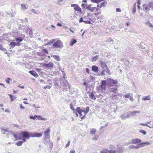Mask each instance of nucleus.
Wrapping results in <instances>:
<instances>
[{"instance_id": "f257e3e1", "label": "nucleus", "mask_w": 153, "mask_h": 153, "mask_svg": "<svg viewBox=\"0 0 153 153\" xmlns=\"http://www.w3.org/2000/svg\"><path fill=\"white\" fill-rule=\"evenodd\" d=\"M21 135L23 137L25 138L26 139H29L31 137H40L42 134L40 133H33L31 132H27L26 131H22Z\"/></svg>"}, {"instance_id": "f03ea898", "label": "nucleus", "mask_w": 153, "mask_h": 153, "mask_svg": "<svg viewBox=\"0 0 153 153\" xmlns=\"http://www.w3.org/2000/svg\"><path fill=\"white\" fill-rule=\"evenodd\" d=\"M77 109L78 113L79 114L81 119L82 120L85 118L86 115L89 111V107H87L83 110H82L80 107H77Z\"/></svg>"}, {"instance_id": "7ed1b4c3", "label": "nucleus", "mask_w": 153, "mask_h": 153, "mask_svg": "<svg viewBox=\"0 0 153 153\" xmlns=\"http://www.w3.org/2000/svg\"><path fill=\"white\" fill-rule=\"evenodd\" d=\"M149 144L150 143L148 142L142 143H141L138 144V145L136 146H135L133 145H130L128 146V147L130 149L135 148L137 149L143 147L145 145H149Z\"/></svg>"}, {"instance_id": "20e7f679", "label": "nucleus", "mask_w": 153, "mask_h": 153, "mask_svg": "<svg viewBox=\"0 0 153 153\" xmlns=\"http://www.w3.org/2000/svg\"><path fill=\"white\" fill-rule=\"evenodd\" d=\"M53 46L55 48H62L63 45L62 42L61 41L58 40L53 43Z\"/></svg>"}, {"instance_id": "39448f33", "label": "nucleus", "mask_w": 153, "mask_h": 153, "mask_svg": "<svg viewBox=\"0 0 153 153\" xmlns=\"http://www.w3.org/2000/svg\"><path fill=\"white\" fill-rule=\"evenodd\" d=\"M71 6L72 7H74V9L75 10V11H79V12H81V9L78 4H72L71 5Z\"/></svg>"}, {"instance_id": "423d86ee", "label": "nucleus", "mask_w": 153, "mask_h": 153, "mask_svg": "<svg viewBox=\"0 0 153 153\" xmlns=\"http://www.w3.org/2000/svg\"><path fill=\"white\" fill-rule=\"evenodd\" d=\"M140 111H130L128 112V115H129V117H134L136 116V114L137 113H140Z\"/></svg>"}, {"instance_id": "0eeeda50", "label": "nucleus", "mask_w": 153, "mask_h": 153, "mask_svg": "<svg viewBox=\"0 0 153 153\" xmlns=\"http://www.w3.org/2000/svg\"><path fill=\"white\" fill-rule=\"evenodd\" d=\"M24 31L26 33H29L30 35H32L33 33L32 29L29 28V26H27L26 29L24 30Z\"/></svg>"}, {"instance_id": "6e6552de", "label": "nucleus", "mask_w": 153, "mask_h": 153, "mask_svg": "<svg viewBox=\"0 0 153 153\" xmlns=\"http://www.w3.org/2000/svg\"><path fill=\"white\" fill-rule=\"evenodd\" d=\"M107 82L110 84H113L114 85H116L117 83V80H114L111 78H109L107 79Z\"/></svg>"}, {"instance_id": "1a4fd4ad", "label": "nucleus", "mask_w": 153, "mask_h": 153, "mask_svg": "<svg viewBox=\"0 0 153 153\" xmlns=\"http://www.w3.org/2000/svg\"><path fill=\"white\" fill-rule=\"evenodd\" d=\"M100 62L102 68L103 70L105 71L106 70V69H107V68H108L106 63L102 61H100Z\"/></svg>"}, {"instance_id": "9d476101", "label": "nucleus", "mask_w": 153, "mask_h": 153, "mask_svg": "<svg viewBox=\"0 0 153 153\" xmlns=\"http://www.w3.org/2000/svg\"><path fill=\"white\" fill-rule=\"evenodd\" d=\"M143 10L146 12H149L150 10V7L147 4H144L143 5Z\"/></svg>"}, {"instance_id": "9b49d317", "label": "nucleus", "mask_w": 153, "mask_h": 153, "mask_svg": "<svg viewBox=\"0 0 153 153\" xmlns=\"http://www.w3.org/2000/svg\"><path fill=\"white\" fill-rule=\"evenodd\" d=\"M120 118L122 120H125L126 119L129 117V115H128V114H126V113H124L122 115H121L120 116Z\"/></svg>"}, {"instance_id": "f8f14e48", "label": "nucleus", "mask_w": 153, "mask_h": 153, "mask_svg": "<svg viewBox=\"0 0 153 153\" xmlns=\"http://www.w3.org/2000/svg\"><path fill=\"white\" fill-rule=\"evenodd\" d=\"M50 130L49 128L47 129L44 132V135L45 139L48 138V137H49V134L50 133Z\"/></svg>"}, {"instance_id": "ddd939ff", "label": "nucleus", "mask_w": 153, "mask_h": 153, "mask_svg": "<svg viewBox=\"0 0 153 153\" xmlns=\"http://www.w3.org/2000/svg\"><path fill=\"white\" fill-rule=\"evenodd\" d=\"M54 65L53 63L51 62H49L48 63H44L43 66L47 67L52 68Z\"/></svg>"}, {"instance_id": "4468645a", "label": "nucleus", "mask_w": 153, "mask_h": 153, "mask_svg": "<svg viewBox=\"0 0 153 153\" xmlns=\"http://www.w3.org/2000/svg\"><path fill=\"white\" fill-rule=\"evenodd\" d=\"M131 142L132 144H134L141 143V140L138 138H136L132 139Z\"/></svg>"}, {"instance_id": "2eb2a0df", "label": "nucleus", "mask_w": 153, "mask_h": 153, "mask_svg": "<svg viewBox=\"0 0 153 153\" xmlns=\"http://www.w3.org/2000/svg\"><path fill=\"white\" fill-rule=\"evenodd\" d=\"M64 85L65 86V88L66 89H70L71 86L66 80H64Z\"/></svg>"}, {"instance_id": "dca6fc26", "label": "nucleus", "mask_w": 153, "mask_h": 153, "mask_svg": "<svg viewBox=\"0 0 153 153\" xmlns=\"http://www.w3.org/2000/svg\"><path fill=\"white\" fill-rule=\"evenodd\" d=\"M29 73L32 76L36 78H37L38 76L37 74L34 71L32 70L29 71Z\"/></svg>"}, {"instance_id": "f3484780", "label": "nucleus", "mask_w": 153, "mask_h": 153, "mask_svg": "<svg viewBox=\"0 0 153 153\" xmlns=\"http://www.w3.org/2000/svg\"><path fill=\"white\" fill-rule=\"evenodd\" d=\"M16 45H17V44L14 42H10L9 45L10 49L14 48Z\"/></svg>"}, {"instance_id": "a211bd4d", "label": "nucleus", "mask_w": 153, "mask_h": 153, "mask_svg": "<svg viewBox=\"0 0 153 153\" xmlns=\"http://www.w3.org/2000/svg\"><path fill=\"white\" fill-rule=\"evenodd\" d=\"M91 5H88L86 7V9H88L90 11L93 12L96 9V7H91Z\"/></svg>"}, {"instance_id": "6ab92c4d", "label": "nucleus", "mask_w": 153, "mask_h": 153, "mask_svg": "<svg viewBox=\"0 0 153 153\" xmlns=\"http://www.w3.org/2000/svg\"><path fill=\"white\" fill-rule=\"evenodd\" d=\"M123 148L122 146H119L117 148L116 152L117 153H122L123 152Z\"/></svg>"}, {"instance_id": "aec40b11", "label": "nucleus", "mask_w": 153, "mask_h": 153, "mask_svg": "<svg viewBox=\"0 0 153 153\" xmlns=\"http://www.w3.org/2000/svg\"><path fill=\"white\" fill-rule=\"evenodd\" d=\"M89 97L94 100H95L96 99V98L94 96V94L93 92L90 93L89 94Z\"/></svg>"}, {"instance_id": "412c9836", "label": "nucleus", "mask_w": 153, "mask_h": 153, "mask_svg": "<svg viewBox=\"0 0 153 153\" xmlns=\"http://www.w3.org/2000/svg\"><path fill=\"white\" fill-rule=\"evenodd\" d=\"M65 2V0H59L57 4L59 5H61L63 4Z\"/></svg>"}, {"instance_id": "4be33fe9", "label": "nucleus", "mask_w": 153, "mask_h": 153, "mask_svg": "<svg viewBox=\"0 0 153 153\" xmlns=\"http://www.w3.org/2000/svg\"><path fill=\"white\" fill-rule=\"evenodd\" d=\"M106 81L105 80H102V81L101 84V86L102 89L105 88L106 85Z\"/></svg>"}, {"instance_id": "5701e85b", "label": "nucleus", "mask_w": 153, "mask_h": 153, "mask_svg": "<svg viewBox=\"0 0 153 153\" xmlns=\"http://www.w3.org/2000/svg\"><path fill=\"white\" fill-rule=\"evenodd\" d=\"M92 70L95 72H97L98 71V68L97 66L93 65L92 66Z\"/></svg>"}, {"instance_id": "b1692460", "label": "nucleus", "mask_w": 153, "mask_h": 153, "mask_svg": "<svg viewBox=\"0 0 153 153\" xmlns=\"http://www.w3.org/2000/svg\"><path fill=\"white\" fill-rule=\"evenodd\" d=\"M53 58L58 61H59L60 60V57L58 55H52L51 56Z\"/></svg>"}, {"instance_id": "393cba45", "label": "nucleus", "mask_w": 153, "mask_h": 153, "mask_svg": "<svg viewBox=\"0 0 153 153\" xmlns=\"http://www.w3.org/2000/svg\"><path fill=\"white\" fill-rule=\"evenodd\" d=\"M151 99V97L150 95H148L147 96L144 97L142 98V100H149Z\"/></svg>"}, {"instance_id": "a878e982", "label": "nucleus", "mask_w": 153, "mask_h": 153, "mask_svg": "<svg viewBox=\"0 0 153 153\" xmlns=\"http://www.w3.org/2000/svg\"><path fill=\"white\" fill-rule=\"evenodd\" d=\"M8 95L10 96L11 100V101L15 100L16 98V96H13L12 95L9 94Z\"/></svg>"}, {"instance_id": "bb28decb", "label": "nucleus", "mask_w": 153, "mask_h": 153, "mask_svg": "<svg viewBox=\"0 0 153 153\" xmlns=\"http://www.w3.org/2000/svg\"><path fill=\"white\" fill-rule=\"evenodd\" d=\"M107 4V2L104 1L101 3L100 5V8H101L102 7H105V5Z\"/></svg>"}, {"instance_id": "cd10ccee", "label": "nucleus", "mask_w": 153, "mask_h": 153, "mask_svg": "<svg viewBox=\"0 0 153 153\" xmlns=\"http://www.w3.org/2000/svg\"><path fill=\"white\" fill-rule=\"evenodd\" d=\"M76 42L77 41L75 39H72L71 42V43L70 44V45L71 46H72L74 44H75Z\"/></svg>"}, {"instance_id": "c85d7f7f", "label": "nucleus", "mask_w": 153, "mask_h": 153, "mask_svg": "<svg viewBox=\"0 0 153 153\" xmlns=\"http://www.w3.org/2000/svg\"><path fill=\"white\" fill-rule=\"evenodd\" d=\"M96 132V129L94 128H92L90 130V132L91 134H95V132Z\"/></svg>"}, {"instance_id": "c756f323", "label": "nucleus", "mask_w": 153, "mask_h": 153, "mask_svg": "<svg viewBox=\"0 0 153 153\" xmlns=\"http://www.w3.org/2000/svg\"><path fill=\"white\" fill-rule=\"evenodd\" d=\"M117 90V88L116 87L114 88H110V92H113L114 93H115Z\"/></svg>"}, {"instance_id": "7c9ffc66", "label": "nucleus", "mask_w": 153, "mask_h": 153, "mask_svg": "<svg viewBox=\"0 0 153 153\" xmlns=\"http://www.w3.org/2000/svg\"><path fill=\"white\" fill-rule=\"evenodd\" d=\"M48 138L45 139V137L44 142L45 144H47L48 143V142H49V143L50 142V137H48Z\"/></svg>"}, {"instance_id": "2f4dec72", "label": "nucleus", "mask_w": 153, "mask_h": 153, "mask_svg": "<svg viewBox=\"0 0 153 153\" xmlns=\"http://www.w3.org/2000/svg\"><path fill=\"white\" fill-rule=\"evenodd\" d=\"M23 39L21 37L16 38L15 39V40L17 42H21L22 41Z\"/></svg>"}, {"instance_id": "473e14b6", "label": "nucleus", "mask_w": 153, "mask_h": 153, "mask_svg": "<svg viewBox=\"0 0 153 153\" xmlns=\"http://www.w3.org/2000/svg\"><path fill=\"white\" fill-rule=\"evenodd\" d=\"M148 5L150 8L153 9V2H150L149 3Z\"/></svg>"}, {"instance_id": "72a5a7b5", "label": "nucleus", "mask_w": 153, "mask_h": 153, "mask_svg": "<svg viewBox=\"0 0 153 153\" xmlns=\"http://www.w3.org/2000/svg\"><path fill=\"white\" fill-rule=\"evenodd\" d=\"M0 49L2 51H5L7 50L6 49L3 47L2 45L0 44Z\"/></svg>"}, {"instance_id": "f704fd0d", "label": "nucleus", "mask_w": 153, "mask_h": 153, "mask_svg": "<svg viewBox=\"0 0 153 153\" xmlns=\"http://www.w3.org/2000/svg\"><path fill=\"white\" fill-rule=\"evenodd\" d=\"M131 95L132 96V94H130V93H128V94L124 95V97L126 98H129V97H130V95Z\"/></svg>"}, {"instance_id": "c9c22d12", "label": "nucleus", "mask_w": 153, "mask_h": 153, "mask_svg": "<svg viewBox=\"0 0 153 153\" xmlns=\"http://www.w3.org/2000/svg\"><path fill=\"white\" fill-rule=\"evenodd\" d=\"M23 142L22 141H19L16 143V144L17 146H20L22 144Z\"/></svg>"}, {"instance_id": "e433bc0d", "label": "nucleus", "mask_w": 153, "mask_h": 153, "mask_svg": "<svg viewBox=\"0 0 153 153\" xmlns=\"http://www.w3.org/2000/svg\"><path fill=\"white\" fill-rule=\"evenodd\" d=\"M98 57V56L97 55H96L94 56V57H93L92 59V62L96 61Z\"/></svg>"}, {"instance_id": "4c0bfd02", "label": "nucleus", "mask_w": 153, "mask_h": 153, "mask_svg": "<svg viewBox=\"0 0 153 153\" xmlns=\"http://www.w3.org/2000/svg\"><path fill=\"white\" fill-rule=\"evenodd\" d=\"M136 4L135 3L134 5V7L132 9V13H135L136 11Z\"/></svg>"}, {"instance_id": "58836bf2", "label": "nucleus", "mask_w": 153, "mask_h": 153, "mask_svg": "<svg viewBox=\"0 0 153 153\" xmlns=\"http://www.w3.org/2000/svg\"><path fill=\"white\" fill-rule=\"evenodd\" d=\"M107 152L109 153H116L117 152L116 151L113 150H107Z\"/></svg>"}, {"instance_id": "ea45409f", "label": "nucleus", "mask_w": 153, "mask_h": 153, "mask_svg": "<svg viewBox=\"0 0 153 153\" xmlns=\"http://www.w3.org/2000/svg\"><path fill=\"white\" fill-rule=\"evenodd\" d=\"M21 7L22 9L23 10H26L27 9L26 6L24 4H22Z\"/></svg>"}, {"instance_id": "a19ab883", "label": "nucleus", "mask_w": 153, "mask_h": 153, "mask_svg": "<svg viewBox=\"0 0 153 153\" xmlns=\"http://www.w3.org/2000/svg\"><path fill=\"white\" fill-rule=\"evenodd\" d=\"M100 153H109L107 152V150L103 149L101 152Z\"/></svg>"}, {"instance_id": "79ce46f5", "label": "nucleus", "mask_w": 153, "mask_h": 153, "mask_svg": "<svg viewBox=\"0 0 153 153\" xmlns=\"http://www.w3.org/2000/svg\"><path fill=\"white\" fill-rule=\"evenodd\" d=\"M49 143V148H50V149H51L52 148V147H53V143L51 142H50V143Z\"/></svg>"}, {"instance_id": "37998d69", "label": "nucleus", "mask_w": 153, "mask_h": 153, "mask_svg": "<svg viewBox=\"0 0 153 153\" xmlns=\"http://www.w3.org/2000/svg\"><path fill=\"white\" fill-rule=\"evenodd\" d=\"M37 117V116H36V115H35L34 116H30V119H33V120H34Z\"/></svg>"}, {"instance_id": "c03bdc74", "label": "nucleus", "mask_w": 153, "mask_h": 153, "mask_svg": "<svg viewBox=\"0 0 153 153\" xmlns=\"http://www.w3.org/2000/svg\"><path fill=\"white\" fill-rule=\"evenodd\" d=\"M140 132L141 133H143L144 135H145L146 134V132L143 130H141L140 131Z\"/></svg>"}, {"instance_id": "a18cd8bd", "label": "nucleus", "mask_w": 153, "mask_h": 153, "mask_svg": "<svg viewBox=\"0 0 153 153\" xmlns=\"http://www.w3.org/2000/svg\"><path fill=\"white\" fill-rule=\"evenodd\" d=\"M109 148L110 150H113L114 149V147L113 145H110L109 146Z\"/></svg>"}, {"instance_id": "49530a36", "label": "nucleus", "mask_w": 153, "mask_h": 153, "mask_svg": "<svg viewBox=\"0 0 153 153\" xmlns=\"http://www.w3.org/2000/svg\"><path fill=\"white\" fill-rule=\"evenodd\" d=\"M51 88V86L50 85H46L44 87V88L45 89H49Z\"/></svg>"}, {"instance_id": "de8ad7c7", "label": "nucleus", "mask_w": 153, "mask_h": 153, "mask_svg": "<svg viewBox=\"0 0 153 153\" xmlns=\"http://www.w3.org/2000/svg\"><path fill=\"white\" fill-rule=\"evenodd\" d=\"M105 71H106V72L109 75L111 74L110 73V71L108 68H107V69H106V70Z\"/></svg>"}, {"instance_id": "09e8293b", "label": "nucleus", "mask_w": 153, "mask_h": 153, "mask_svg": "<svg viewBox=\"0 0 153 153\" xmlns=\"http://www.w3.org/2000/svg\"><path fill=\"white\" fill-rule=\"evenodd\" d=\"M54 39H53L51 40L50 42L47 43L48 45H51L54 42Z\"/></svg>"}, {"instance_id": "8fccbe9b", "label": "nucleus", "mask_w": 153, "mask_h": 153, "mask_svg": "<svg viewBox=\"0 0 153 153\" xmlns=\"http://www.w3.org/2000/svg\"><path fill=\"white\" fill-rule=\"evenodd\" d=\"M91 1L92 2L95 3H98L99 2V0H91Z\"/></svg>"}, {"instance_id": "3c124183", "label": "nucleus", "mask_w": 153, "mask_h": 153, "mask_svg": "<svg viewBox=\"0 0 153 153\" xmlns=\"http://www.w3.org/2000/svg\"><path fill=\"white\" fill-rule=\"evenodd\" d=\"M10 78L8 77L7 78V79L6 80V82L7 83L9 84L10 83V82L9 80H10Z\"/></svg>"}, {"instance_id": "603ef678", "label": "nucleus", "mask_w": 153, "mask_h": 153, "mask_svg": "<svg viewBox=\"0 0 153 153\" xmlns=\"http://www.w3.org/2000/svg\"><path fill=\"white\" fill-rule=\"evenodd\" d=\"M73 112L74 113H77V112H78V110L77 109V108H76V109H74L72 110Z\"/></svg>"}, {"instance_id": "864d4df0", "label": "nucleus", "mask_w": 153, "mask_h": 153, "mask_svg": "<svg viewBox=\"0 0 153 153\" xmlns=\"http://www.w3.org/2000/svg\"><path fill=\"white\" fill-rule=\"evenodd\" d=\"M84 22H85L86 24H90L91 23V22L89 20L84 21Z\"/></svg>"}, {"instance_id": "5fc2aeb1", "label": "nucleus", "mask_w": 153, "mask_h": 153, "mask_svg": "<svg viewBox=\"0 0 153 153\" xmlns=\"http://www.w3.org/2000/svg\"><path fill=\"white\" fill-rule=\"evenodd\" d=\"M19 139L22 140L24 142H25L26 139L25 138L23 137L22 138L21 137L19 138Z\"/></svg>"}, {"instance_id": "6e6d98bb", "label": "nucleus", "mask_w": 153, "mask_h": 153, "mask_svg": "<svg viewBox=\"0 0 153 153\" xmlns=\"http://www.w3.org/2000/svg\"><path fill=\"white\" fill-rule=\"evenodd\" d=\"M43 51L44 52L47 54L48 53V50L45 49H43Z\"/></svg>"}, {"instance_id": "4d7b16f0", "label": "nucleus", "mask_w": 153, "mask_h": 153, "mask_svg": "<svg viewBox=\"0 0 153 153\" xmlns=\"http://www.w3.org/2000/svg\"><path fill=\"white\" fill-rule=\"evenodd\" d=\"M70 108H71V109L72 110L74 109V108L73 107V104H72V103H71L70 104Z\"/></svg>"}, {"instance_id": "13d9d810", "label": "nucleus", "mask_w": 153, "mask_h": 153, "mask_svg": "<svg viewBox=\"0 0 153 153\" xmlns=\"http://www.w3.org/2000/svg\"><path fill=\"white\" fill-rule=\"evenodd\" d=\"M70 141H68V143L66 144V145L65 146V147L66 148H67L68 147V146H69V145H70Z\"/></svg>"}, {"instance_id": "bf43d9fd", "label": "nucleus", "mask_w": 153, "mask_h": 153, "mask_svg": "<svg viewBox=\"0 0 153 153\" xmlns=\"http://www.w3.org/2000/svg\"><path fill=\"white\" fill-rule=\"evenodd\" d=\"M13 136L15 138H16V139H19V137L18 136H17L15 134H13Z\"/></svg>"}, {"instance_id": "052dcab7", "label": "nucleus", "mask_w": 153, "mask_h": 153, "mask_svg": "<svg viewBox=\"0 0 153 153\" xmlns=\"http://www.w3.org/2000/svg\"><path fill=\"white\" fill-rule=\"evenodd\" d=\"M116 11L117 12H121V10L120 9L117 8H116Z\"/></svg>"}, {"instance_id": "680f3d73", "label": "nucleus", "mask_w": 153, "mask_h": 153, "mask_svg": "<svg viewBox=\"0 0 153 153\" xmlns=\"http://www.w3.org/2000/svg\"><path fill=\"white\" fill-rule=\"evenodd\" d=\"M79 22L80 23L82 22H84V20H83V18H82V17H81V18L80 19V20H79Z\"/></svg>"}, {"instance_id": "e2e57ef3", "label": "nucleus", "mask_w": 153, "mask_h": 153, "mask_svg": "<svg viewBox=\"0 0 153 153\" xmlns=\"http://www.w3.org/2000/svg\"><path fill=\"white\" fill-rule=\"evenodd\" d=\"M105 71V70H104L102 71L101 72V75H102V76H103V75L105 74V73H104Z\"/></svg>"}, {"instance_id": "0e129e2a", "label": "nucleus", "mask_w": 153, "mask_h": 153, "mask_svg": "<svg viewBox=\"0 0 153 153\" xmlns=\"http://www.w3.org/2000/svg\"><path fill=\"white\" fill-rule=\"evenodd\" d=\"M75 151L74 149L71 150L70 152V153H75Z\"/></svg>"}, {"instance_id": "69168bd1", "label": "nucleus", "mask_w": 153, "mask_h": 153, "mask_svg": "<svg viewBox=\"0 0 153 153\" xmlns=\"http://www.w3.org/2000/svg\"><path fill=\"white\" fill-rule=\"evenodd\" d=\"M129 100H130L131 101H134L133 98L132 97H131V96L129 97Z\"/></svg>"}, {"instance_id": "338daca9", "label": "nucleus", "mask_w": 153, "mask_h": 153, "mask_svg": "<svg viewBox=\"0 0 153 153\" xmlns=\"http://www.w3.org/2000/svg\"><path fill=\"white\" fill-rule=\"evenodd\" d=\"M20 108L21 109H25V107H23L22 105V104H20Z\"/></svg>"}, {"instance_id": "774afa93", "label": "nucleus", "mask_w": 153, "mask_h": 153, "mask_svg": "<svg viewBox=\"0 0 153 153\" xmlns=\"http://www.w3.org/2000/svg\"><path fill=\"white\" fill-rule=\"evenodd\" d=\"M69 29H70V31L71 32H72V33H74V29H73V28H72H72H69Z\"/></svg>"}]
</instances>
